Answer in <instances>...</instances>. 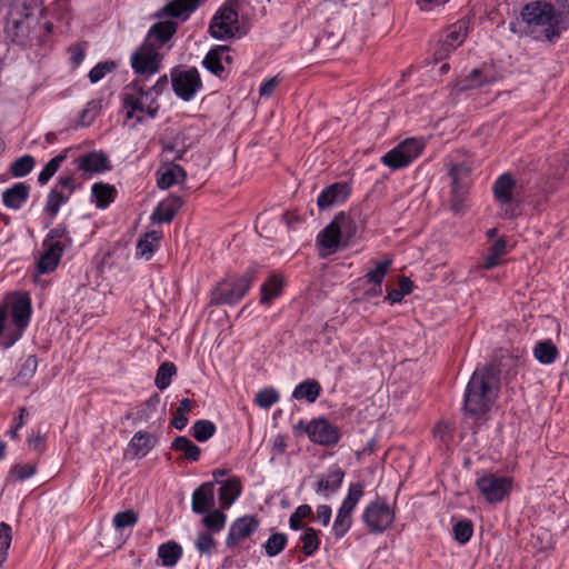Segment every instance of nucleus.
I'll return each mask as SVG.
<instances>
[{
    "mask_svg": "<svg viewBox=\"0 0 569 569\" xmlns=\"http://www.w3.org/2000/svg\"><path fill=\"white\" fill-rule=\"evenodd\" d=\"M507 242L503 238L497 239L489 248L483 259V269L491 270L500 264V258L506 254Z\"/></svg>",
    "mask_w": 569,
    "mask_h": 569,
    "instance_id": "obj_44",
    "label": "nucleus"
},
{
    "mask_svg": "<svg viewBox=\"0 0 569 569\" xmlns=\"http://www.w3.org/2000/svg\"><path fill=\"white\" fill-rule=\"evenodd\" d=\"M184 200L178 194H170L167 199L160 201L153 209L150 219L157 223H169L173 220Z\"/></svg>",
    "mask_w": 569,
    "mask_h": 569,
    "instance_id": "obj_28",
    "label": "nucleus"
},
{
    "mask_svg": "<svg viewBox=\"0 0 569 569\" xmlns=\"http://www.w3.org/2000/svg\"><path fill=\"white\" fill-rule=\"evenodd\" d=\"M42 0H13L9 7L4 32L23 49L43 42L42 27L37 17Z\"/></svg>",
    "mask_w": 569,
    "mask_h": 569,
    "instance_id": "obj_2",
    "label": "nucleus"
},
{
    "mask_svg": "<svg viewBox=\"0 0 569 569\" xmlns=\"http://www.w3.org/2000/svg\"><path fill=\"white\" fill-rule=\"evenodd\" d=\"M240 483L237 479L227 480L219 489V499L223 508H229L240 496Z\"/></svg>",
    "mask_w": 569,
    "mask_h": 569,
    "instance_id": "obj_43",
    "label": "nucleus"
},
{
    "mask_svg": "<svg viewBox=\"0 0 569 569\" xmlns=\"http://www.w3.org/2000/svg\"><path fill=\"white\" fill-rule=\"evenodd\" d=\"M214 533L208 531H199L194 540V548L200 555L210 556L217 546L213 538Z\"/></svg>",
    "mask_w": 569,
    "mask_h": 569,
    "instance_id": "obj_51",
    "label": "nucleus"
},
{
    "mask_svg": "<svg viewBox=\"0 0 569 569\" xmlns=\"http://www.w3.org/2000/svg\"><path fill=\"white\" fill-rule=\"evenodd\" d=\"M161 236L158 231H150L144 234L137 243V256L143 257L147 260L153 256Z\"/></svg>",
    "mask_w": 569,
    "mask_h": 569,
    "instance_id": "obj_42",
    "label": "nucleus"
},
{
    "mask_svg": "<svg viewBox=\"0 0 569 569\" xmlns=\"http://www.w3.org/2000/svg\"><path fill=\"white\" fill-rule=\"evenodd\" d=\"M423 143L416 138H408L382 156L381 162L393 170L408 167L422 152Z\"/></svg>",
    "mask_w": 569,
    "mask_h": 569,
    "instance_id": "obj_11",
    "label": "nucleus"
},
{
    "mask_svg": "<svg viewBox=\"0 0 569 569\" xmlns=\"http://www.w3.org/2000/svg\"><path fill=\"white\" fill-rule=\"evenodd\" d=\"M156 174L157 186L162 190L169 189L173 184L181 183L187 178L184 169L180 164L173 162L161 166L157 170Z\"/></svg>",
    "mask_w": 569,
    "mask_h": 569,
    "instance_id": "obj_29",
    "label": "nucleus"
},
{
    "mask_svg": "<svg viewBox=\"0 0 569 569\" xmlns=\"http://www.w3.org/2000/svg\"><path fill=\"white\" fill-rule=\"evenodd\" d=\"M346 472L337 465L329 468L327 473L318 477L313 488L316 493L329 497L336 493L342 486Z\"/></svg>",
    "mask_w": 569,
    "mask_h": 569,
    "instance_id": "obj_23",
    "label": "nucleus"
},
{
    "mask_svg": "<svg viewBox=\"0 0 569 569\" xmlns=\"http://www.w3.org/2000/svg\"><path fill=\"white\" fill-rule=\"evenodd\" d=\"M390 266V259L380 261L376 264L373 269H370L366 273V278L368 279L369 282L373 283L375 286H381Z\"/></svg>",
    "mask_w": 569,
    "mask_h": 569,
    "instance_id": "obj_58",
    "label": "nucleus"
},
{
    "mask_svg": "<svg viewBox=\"0 0 569 569\" xmlns=\"http://www.w3.org/2000/svg\"><path fill=\"white\" fill-rule=\"evenodd\" d=\"M361 520L370 533L381 535L395 522L396 512L387 498L377 497L365 507Z\"/></svg>",
    "mask_w": 569,
    "mask_h": 569,
    "instance_id": "obj_7",
    "label": "nucleus"
},
{
    "mask_svg": "<svg viewBox=\"0 0 569 569\" xmlns=\"http://www.w3.org/2000/svg\"><path fill=\"white\" fill-rule=\"evenodd\" d=\"M312 515V508L307 505H300L296 508V510L289 517V527L293 531L301 530L306 526H302L301 522L303 519L310 517Z\"/></svg>",
    "mask_w": 569,
    "mask_h": 569,
    "instance_id": "obj_53",
    "label": "nucleus"
},
{
    "mask_svg": "<svg viewBox=\"0 0 569 569\" xmlns=\"http://www.w3.org/2000/svg\"><path fill=\"white\" fill-rule=\"evenodd\" d=\"M521 18L529 27H543V38L556 43L561 33L569 29V6L565 10H557L547 1H532L523 6Z\"/></svg>",
    "mask_w": 569,
    "mask_h": 569,
    "instance_id": "obj_4",
    "label": "nucleus"
},
{
    "mask_svg": "<svg viewBox=\"0 0 569 569\" xmlns=\"http://www.w3.org/2000/svg\"><path fill=\"white\" fill-rule=\"evenodd\" d=\"M139 520L138 513L132 510L121 511L114 515L112 519V525L117 530H122L124 528H131L137 525Z\"/></svg>",
    "mask_w": 569,
    "mask_h": 569,
    "instance_id": "obj_52",
    "label": "nucleus"
},
{
    "mask_svg": "<svg viewBox=\"0 0 569 569\" xmlns=\"http://www.w3.org/2000/svg\"><path fill=\"white\" fill-rule=\"evenodd\" d=\"M117 68V63L113 60H106L97 63L88 74L91 83H97L102 80L107 73L113 71Z\"/></svg>",
    "mask_w": 569,
    "mask_h": 569,
    "instance_id": "obj_55",
    "label": "nucleus"
},
{
    "mask_svg": "<svg viewBox=\"0 0 569 569\" xmlns=\"http://www.w3.org/2000/svg\"><path fill=\"white\" fill-rule=\"evenodd\" d=\"M259 525V519L256 516L246 515L237 518L229 527L226 546L228 548L237 547L242 540L252 536Z\"/></svg>",
    "mask_w": 569,
    "mask_h": 569,
    "instance_id": "obj_18",
    "label": "nucleus"
},
{
    "mask_svg": "<svg viewBox=\"0 0 569 569\" xmlns=\"http://www.w3.org/2000/svg\"><path fill=\"white\" fill-rule=\"evenodd\" d=\"M121 108L127 120H134L133 127L141 124L144 117L157 118L160 104L150 94L142 80L134 79L126 84L120 94Z\"/></svg>",
    "mask_w": 569,
    "mask_h": 569,
    "instance_id": "obj_5",
    "label": "nucleus"
},
{
    "mask_svg": "<svg viewBox=\"0 0 569 569\" xmlns=\"http://www.w3.org/2000/svg\"><path fill=\"white\" fill-rule=\"evenodd\" d=\"M177 375V367L171 361L161 363L157 370L154 385L159 390H164L171 385V379Z\"/></svg>",
    "mask_w": 569,
    "mask_h": 569,
    "instance_id": "obj_47",
    "label": "nucleus"
},
{
    "mask_svg": "<svg viewBox=\"0 0 569 569\" xmlns=\"http://www.w3.org/2000/svg\"><path fill=\"white\" fill-rule=\"evenodd\" d=\"M206 1L207 0H172L159 9L154 17L158 19L166 17L176 18L181 22H184L190 18L191 13Z\"/></svg>",
    "mask_w": 569,
    "mask_h": 569,
    "instance_id": "obj_19",
    "label": "nucleus"
},
{
    "mask_svg": "<svg viewBox=\"0 0 569 569\" xmlns=\"http://www.w3.org/2000/svg\"><path fill=\"white\" fill-rule=\"evenodd\" d=\"M302 533L299 537L301 543V551L306 557H312L320 548V530L312 527H305L301 529Z\"/></svg>",
    "mask_w": 569,
    "mask_h": 569,
    "instance_id": "obj_37",
    "label": "nucleus"
},
{
    "mask_svg": "<svg viewBox=\"0 0 569 569\" xmlns=\"http://www.w3.org/2000/svg\"><path fill=\"white\" fill-rule=\"evenodd\" d=\"M31 187L26 182H16L1 193L3 206L10 210H21L30 198Z\"/></svg>",
    "mask_w": 569,
    "mask_h": 569,
    "instance_id": "obj_25",
    "label": "nucleus"
},
{
    "mask_svg": "<svg viewBox=\"0 0 569 569\" xmlns=\"http://www.w3.org/2000/svg\"><path fill=\"white\" fill-rule=\"evenodd\" d=\"M533 356L540 363L551 365L557 360L559 351L551 340H542L536 343Z\"/></svg>",
    "mask_w": 569,
    "mask_h": 569,
    "instance_id": "obj_40",
    "label": "nucleus"
},
{
    "mask_svg": "<svg viewBox=\"0 0 569 569\" xmlns=\"http://www.w3.org/2000/svg\"><path fill=\"white\" fill-rule=\"evenodd\" d=\"M365 495V486L361 482H351L347 496L343 498L332 525V533L336 539L343 538L352 526V513Z\"/></svg>",
    "mask_w": 569,
    "mask_h": 569,
    "instance_id": "obj_8",
    "label": "nucleus"
},
{
    "mask_svg": "<svg viewBox=\"0 0 569 569\" xmlns=\"http://www.w3.org/2000/svg\"><path fill=\"white\" fill-rule=\"evenodd\" d=\"M77 168L86 173H101L111 170L112 166L102 151H89L74 160Z\"/></svg>",
    "mask_w": 569,
    "mask_h": 569,
    "instance_id": "obj_27",
    "label": "nucleus"
},
{
    "mask_svg": "<svg viewBox=\"0 0 569 569\" xmlns=\"http://www.w3.org/2000/svg\"><path fill=\"white\" fill-rule=\"evenodd\" d=\"M34 164V158L31 154H24L10 164L9 171L13 178H23L32 171Z\"/></svg>",
    "mask_w": 569,
    "mask_h": 569,
    "instance_id": "obj_48",
    "label": "nucleus"
},
{
    "mask_svg": "<svg viewBox=\"0 0 569 569\" xmlns=\"http://www.w3.org/2000/svg\"><path fill=\"white\" fill-rule=\"evenodd\" d=\"M469 172L468 168L462 163H453L449 167V177L451 179L452 191L456 192L460 186V177L467 176Z\"/></svg>",
    "mask_w": 569,
    "mask_h": 569,
    "instance_id": "obj_60",
    "label": "nucleus"
},
{
    "mask_svg": "<svg viewBox=\"0 0 569 569\" xmlns=\"http://www.w3.org/2000/svg\"><path fill=\"white\" fill-rule=\"evenodd\" d=\"M69 148L61 151L59 154L49 160V162L42 168L38 174V183L44 186L56 174L61 164L68 158Z\"/></svg>",
    "mask_w": 569,
    "mask_h": 569,
    "instance_id": "obj_41",
    "label": "nucleus"
},
{
    "mask_svg": "<svg viewBox=\"0 0 569 569\" xmlns=\"http://www.w3.org/2000/svg\"><path fill=\"white\" fill-rule=\"evenodd\" d=\"M77 184L72 176H60L56 186L49 191L44 211L54 219L62 204L67 203L76 191Z\"/></svg>",
    "mask_w": 569,
    "mask_h": 569,
    "instance_id": "obj_14",
    "label": "nucleus"
},
{
    "mask_svg": "<svg viewBox=\"0 0 569 569\" xmlns=\"http://www.w3.org/2000/svg\"><path fill=\"white\" fill-rule=\"evenodd\" d=\"M231 62L230 47L217 44L207 52L202 66L216 77L223 78L226 76L224 63L230 64Z\"/></svg>",
    "mask_w": 569,
    "mask_h": 569,
    "instance_id": "obj_21",
    "label": "nucleus"
},
{
    "mask_svg": "<svg viewBox=\"0 0 569 569\" xmlns=\"http://www.w3.org/2000/svg\"><path fill=\"white\" fill-rule=\"evenodd\" d=\"M170 81L174 94L182 101H191L202 88L197 68L174 67L170 70Z\"/></svg>",
    "mask_w": 569,
    "mask_h": 569,
    "instance_id": "obj_10",
    "label": "nucleus"
},
{
    "mask_svg": "<svg viewBox=\"0 0 569 569\" xmlns=\"http://www.w3.org/2000/svg\"><path fill=\"white\" fill-rule=\"evenodd\" d=\"M247 0H226L210 20L208 32L220 41L241 38L250 30Z\"/></svg>",
    "mask_w": 569,
    "mask_h": 569,
    "instance_id": "obj_3",
    "label": "nucleus"
},
{
    "mask_svg": "<svg viewBox=\"0 0 569 569\" xmlns=\"http://www.w3.org/2000/svg\"><path fill=\"white\" fill-rule=\"evenodd\" d=\"M332 220L337 223V228H339L343 247H348L350 244V242L357 237L359 230L363 229L366 223L359 209L340 211Z\"/></svg>",
    "mask_w": 569,
    "mask_h": 569,
    "instance_id": "obj_17",
    "label": "nucleus"
},
{
    "mask_svg": "<svg viewBox=\"0 0 569 569\" xmlns=\"http://www.w3.org/2000/svg\"><path fill=\"white\" fill-rule=\"evenodd\" d=\"M178 23L171 20L159 21L152 24L148 37L154 38L160 44L167 43L177 32Z\"/></svg>",
    "mask_w": 569,
    "mask_h": 569,
    "instance_id": "obj_38",
    "label": "nucleus"
},
{
    "mask_svg": "<svg viewBox=\"0 0 569 569\" xmlns=\"http://www.w3.org/2000/svg\"><path fill=\"white\" fill-rule=\"evenodd\" d=\"M476 487L489 503L501 502L512 489V479L506 476L486 473L476 481Z\"/></svg>",
    "mask_w": 569,
    "mask_h": 569,
    "instance_id": "obj_12",
    "label": "nucleus"
},
{
    "mask_svg": "<svg viewBox=\"0 0 569 569\" xmlns=\"http://www.w3.org/2000/svg\"><path fill=\"white\" fill-rule=\"evenodd\" d=\"M217 431L216 425L211 420L199 419L197 420L191 429V436L199 442H206L214 436Z\"/></svg>",
    "mask_w": 569,
    "mask_h": 569,
    "instance_id": "obj_45",
    "label": "nucleus"
},
{
    "mask_svg": "<svg viewBox=\"0 0 569 569\" xmlns=\"http://www.w3.org/2000/svg\"><path fill=\"white\" fill-rule=\"evenodd\" d=\"M350 194L351 187L348 182H335L321 190L317 198V206L320 210H327L343 203Z\"/></svg>",
    "mask_w": 569,
    "mask_h": 569,
    "instance_id": "obj_20",
    "label": "nucleus"
},
{
    "mask_svg": "<svg viewBox=\"0 0 569 569\" xmlns=\"http://www.w3.org/2000/svg\"><path fill=\"white\" fill-rule=\"evenodd\" d=\"M169 79L167 74H162L158 78L156 83L151 87H147V90L152 94L157 100L158 98L168 89Z\"/></svg>",
    "mask_w": 569,
    "mask_h": 569,
    "instance_id": "obj_62",
    "label": "nucleus"
},
{
    "mask_svg": "<svg viewBox=\"0 0 569 569\" xmlns=\"http://www.w3.org/2000/svg\"><path fill=\"white\" fill-rule=\"evenodd\" d=\"M284 286V279L281 274L272 273L261 284L260 288V303L270 306L274 299L281 296Z\"/></svg>",
    "mask_w": 569,
    "mask_h": 569,
    "instance_id": "obj_32",
    "label": "nucleus"
},
{
    "mask_svg": "<svg viewBox=\"0 0 569 569\" xmlns=\"http://www.w3.org/2000/svg\"><path fill=\"white\" fill-rule=\"evenodd\" d=\"M157 438L148 431H137L128 443L132 458L146 457L156 446Z\"/></svg>",
    "mask_w": 569,
    "mask_h": 569,
    "instance_id": "obj_31",
    "label": "nucleus"
},
{
    "mask_svg": "<svg viewBox=\"0 0 569 569\" xmlns=\"http://www.w3.org/2000/svg\"><path fill=\"white\" fill-rule=\"evenodd\" d=\"M31 312V299L27 295L19 297L12 302L11 319L17 331L9 332L6 336V341L3 342L6 348H10L22 337L24 329L29 326Z\"/></svg>",
    "mask_w": 569,
    "mask_h": 569,
    "instance_id": "obj_15",
    "label": "nucleus"
},
{
    "mask_svg": "<svg viewBox=\"0 0 569 569\" xmlns=\"http://www.w3.org/2000/svg\"><path fill=\"white\" fill-rule=\"evenodd\" d=\"M182 556V548L176 541H168L159 546L158 557L161 560L162 566L172 567L174 566Z\"/></svg>",
    "mask_w": 569,
    "mask_h": 569,
    "instance_id": "obj_39",
    "label": "nucleus"
},
{
    "mask_svg": "<svg viewBox=\"0 0 569 569\" xmlns=\"http://www.w3.org/2000/svg\"><path fill=\"white\" fill-rule=\"evenodd\" d=\"M499 80V74L490 64H483L480 68L472 69L470 73L460 82L461 90L480 88L486 84L495 83Z\"/></svg>",
    "mask_w": 569,
    "mask_h": 569,
    "instance_id": "obj_26",
    "label": "nucleus"
},
{
    "mask_svg": "<svg viewBox=\"0 0 569 569\" xmlns=\"http://www.w3.org/2000/svg\"><path fill=\"white\" fill-rule=\"evenodd\" d=\"M254 280L256 271L253 269H248L240 276L224 278L211 290L210 305L233 306L238 303L249 292Z\"/></svg>",
    "mask_w": 569,
    "mask_h": 569,
    "instance_id": "obj_6",
    "label": "nucleus"
},
{
    "mask_svg": "<svg viewBox=\"0 0 569 569\" xmlns=\"http://www.w3.org/2000/svg\"><path fill=\"white\" fill-rule=\"evenodd\" d=\"M11 473L20 481L31 478L36 473V466L33 465H14L11 468Z\"/></svg>",
    "mask_w": 569,
    "mask_h": 569,
    "instance_id": "obj_61",
    "label": "nucleus"
},
{
    "mask_svg": "<svg viewBox=\"0 0 569 569\" xmlns=\"http://www.w3.org/2000/svg\"><path fill=\"white\" fill-rule=\"evenodd\" d=\"M316 243L328 252L343 247L339 228H337V223L333 220L318 233Z\"/></svg>",
    "mask_w": 569,
    "mask_h": 569,
    "instance_id": "obj_33",
    "label": "nucleus"
},
{
    "mask_svg": "<svg viewBox=\"0 0 569 569\" xmlns=\"http://www.w3.org/2000/svg\"><path fill=\"white\" fill-rule=\"evenodd\" d=\"M287 449V438L283 435H277L272 441V458L283 456Z\"/></svg>",
    "mask_w": 569,
    "mask_h": 569,
    "instance_id": "obj_63",
    "label": "nucleus"
},
{
    "mask_svg": "<svg viewBox=\"0 0 569 569\" xmlns=\"http://www.w3.org/2000/svg\"><path fill=\"white\" fill-rule=\"evenodd\" d=\"M279 400V393L273 388H264L256 395V403L263 408L269 409Z\"/></svg>",
    "mask_w": 569,
    "mask_h": 569,
    "instance_id": "obj_59",
    "label": "nucleus"
},
{
    "mask_svg": "<svg viewBox=\"0 0 569 569\" xmlns=\"http://www.w3.org/2000/svg\"><path fill=\"white\" fill-rule=\"evenodd\" d=\"M321 391L322 388L316 379H306L295 387L292 398L296 400H306L308 403H313L319 398Z\"/></svg>",
    "mask_w": 569,
    "mask_h": 569,
    "instance_id": "obj_35",
    "label": "nucleus"
},
{
    "mask_svg": "<svg viewBox=\"0 0 569 569\" xmlns=\"http://www.w3.org/2000/svg\"><path fill=\"white\" fill-rule=\"evenodd\" d=\"M332 510L328 505H319L317 507V520L323 526L327 527L331 520Z\"/></svg>",
    "mask_w": 569,
    "mask_h": 569,
    "instance_id": "obj_64",
    "label": "nucleus"
},
{
    "mask_svg": "<svg viewBox=\"0 0 569 569\" xmlns=\"http://www.w3.org/2000/svg\"><path fill=\"white\" fill-rule=\"evenodd\" d=\"M213 482H204L192 493L191 509L197 515H203L213 505L214 501Z\"/></svg>",
    "mask_w": 569,
    "mask_h": 569,
    "instance_id": "obj_30",
    "label": "nucleus"
},
{
    "mask_svg": "<svg viewBox=\"0 0 569 569\" xmlns=\"http://www.w3.org/2000/svg\"><path fill=\"white\" fill-rule=\"evenodd\" d=\"M227 516L221 510L214 509L207 511L202 518V523L206 527V531L211 533H219L226 526Z\"/></svg>",
    "mask_w": 569,
    "mask_h": 569,
    "instance_id": "obj_46",
    "label": "nucleus"
},
{
    "mask_svg": "<svg viewBox=\"0 0 569 569\" xmlns=\"http://www.w3.org/2000/svg\"><path fill=\"white\" fill-rule=\"evenodd\" d=\"M38 368V359L34 355L28 356L21 363L16 379L21 382H28L36 373Z\"/></svg>",
    "mask_w": 569,
    "mask_h": 569,
    "instance_id": "obj_57",
    "label": "nucleus"
},
{
    "mask_svg": "<svg viewBox=\"0 0 569 569\" xmlns=\"http://www.w3.org/2000/svg\"><path fill=\"white\" fill-rule=\"evenodd\" d=\"M518 188L522 189V186L518 187V183L511 173H501L492 184L493 198L502 207L510 206L515 193H518Z\"/></svg>",
    "mask_w": 569,
    "mask_h": 569,
    "instance_id": "obj_24",
    "label": "nucleus"
},
{
    "mask_svg": "<svg viewBox=\"0 0 569 569\" xmlns=\"http://www.w3.org/2000/svg\"><path fill=\"white\" fill-rule=\"evenodd\" d=\"M307 436L312 443L333 447L340 440L338 427L330 423L326 418H315L308 422Z\"/></svg>",
    "mask_w": 569,
    "mask_h": 569,
    "instance_id": "obj_16",
    "label": "nucleus"
},
{
    "mask_svg": "<svg viewBox=\"0 0 569 569\" xmlns=\"http://www.w3.org/2000/svg\"><path fill=\"white\" fill-rule=\"evenodd\" d=\"M117 190L113 186L97 182L91 187V201L98 209H107L113 201Z\"/></svg>",
    "mask_w": 569,
    "mask_h": 569,
    "instance_id": "obj_34",
    "label": "nucleus"
},
{
    "mask_svg": "<svg viewBox=\"0 0 569 569\" xmlns=\"http://www.w3.org/2000/svg\"><path fill=\"white\" fill-rule=\"evenodd\" d=\"M452 532L457 542L466 545L473 535V523L469 519H461L453 525Z\"/></svg>",
    "mask_w": 569,
    "mask_h": 569,
    "instance_id": "obj_50",
    "label": "nucleus"
},
{
    "mask_svg": "<svg viewBox=\"0 0 569 569\" xmlns=\"http://www.w3.org/2000/svg\"><path fill=\"white\" fill-rule=\"evenodd\" d=\"M523 365V359L519 355H511L508 351L500 357L498 365L495 362L478 367L471 375L463 392L462 411L470 417H481L487 415L500 392V373L506 370V378L517 376L519 368Z\"/></svg>",
    "mask_w": 569,
    "mask_h": 569,
    "instance_id": "obj_1",
    "label": "nucleus"
},
{
    "mask_svg": "<svg viewBox=\"0 0 569 569\" xmlns=\"http://www.w3.org/2000/svg\"><path fill=\"white\" fill-rule=\"evenodd\" d=\"M162 54L159 49L144 41L131 54L130 63L133 72L142 77V81L159 72L162 63Z\"/></svg>",
    "mask_w": 569,
    "mask_h": 569,
    "instance_id": "obj_9",
    "label": "nucleus"
},
{
    "mask_svg": "<svg viewBox=\"0 0 569 569\" xmlns=\"http://www.w3.org/2000/svg\"><path fill=\"white\" fill-rule=\"evenodd\" d=\"M60 260L61 259H59L57 256L49 254L48 252L42 251L37 261L38 273L48 274L53 272L58 268Z\"/></svg>",
    "mask_w": 569,
    "mask_h": 569,
    "instance_id": "obj_56",
    "label": "nucleus"
},
{
    "mask_svg": "<svg viewBox=\"0 0 569 569\" xmlns=\"http://www.w3.org/2000/svg\"><path fill=\"white\" fill-rule=\"evenodd\" d=\"M12 541L11 527L6 522H0V568L7 561L8 551Z\"/></svg>",
    "mask_w": 569,
    "mask_h": 569,
    "instance_id": "obj_54",
    "label": "nucleus"
},
{
    "mask_svg": "<svg viewBox=\"0 0 569 569\" xmlns=\"http://www.w3.org/2000/svg\"><path fill=\"white\" fill-rule=\"evenodd\" d=\"M467 32L468 26L463 20H459L448 27L433 50L435 61L440 62L456 51L465 42Z\"/></svg>",
    "mask_w": 569,
    "mask_h": 569,
    "instance_id": "obj_13",
    "label": "nucleus"
},
{
    "mask_svg": "<svg viewBox=\"0 0 569 569\" xmlns=\"http://www.w3.org/2000/svg\"><path fill=\"white\" fill-rule=\"evenodd\" d=\"M171 449L181 452L190 462H197L201 456V449L186 436H178L171 442Z\"/></svg>",
    "mask_w": 569,
    "mask_h": 569,
    "instance_id": "obj_36",
    "label": "nucleus"
},
{
    "mask_svg": "<svg viewBox=\"0 0 569 569\" xmlns=\"http://www.w3.org/2000/svg\"><path fill=\"white\" fill-rule=\"evenodd\" d=\"M70 244L71 238L69 230L63 223L52 228L42 241L43 251L48 252L49 254L57 256L59 259L62 258L67 246Z\"/></svg>",
    "mask_w": 569,
    "mask_h": 569,
    "instance_id": "obj_22",
    "label": "nucleus"
},
{
    "mask_svg": "<svg viewBox=\"0 0 569 569\" xmlns=\"http://www.w3.org/2000/svg\"><path fill=\"white\" fill-rule=\"evenodd\" d=\"M288 542L286 533L276 532L271 535L263 545L264 552L268 557H276L283 551Z\"/></svg>",
    "mask_w": 569,
    "mask_h": 569,
    "instance_id": "obj_49",
    "label": "nucleus"
}]
</instances>
